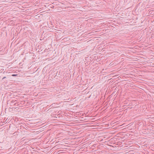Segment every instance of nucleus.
I'll return each instance as SVG.
<instances>
[{
  "instance_id": "1",
  "label": "nucleus",
  "mask_w": 154,
  "mask_h": 154,
  "mask_svg": "<svg viewBox=\"0 0 154 154\" xmlns=\"http://www.w3.org/2000/svg\"><path fill=\"white\" fill-rule=\"evenodd\" d=\"M14 75V74H13V75H12V76H15L16 75Z\"/></svg>"
},
{
  "instance_id": "2",
  "label": "nucleus",
  "mask_w": 154,
  "mask_h": 154,
  "mask_svg": "<svg viewBox=\"0 0 154 154\" xmlns=\"http://www.w3.org/2000/svg\"><path fill=\"white\" fill-rule=\"evenodd\" d=\"M5 78H6V77H3V79H5Z\"/></svg>"
}]
</instances>
